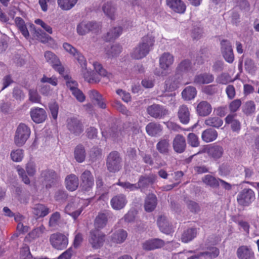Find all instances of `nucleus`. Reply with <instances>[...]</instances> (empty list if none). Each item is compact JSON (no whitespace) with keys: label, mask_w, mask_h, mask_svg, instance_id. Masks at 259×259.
I'll return each instance as SVG.
<instances>
[{"label":"nucleus","mask_w":259,"mask_h":259,"mask_svg":"<svg viewBox=\"0 0 259 259\" xmlns=\"http://www.w3.org/2000/svg\"><path fill=\"white\" fill-rule=\"evenodd\" d=\"M34 34L37 39L43 43L48 42L49 39H51L49 35L46 34L40 29H35Z\"/></svg>","instance_id":"13d9d810"},{"label":"nucleus","mask_w":259,"mask_h":259,"mask_svg":"<svg viewBox=\"0 0 259 259\" xmlns=\"http://www.w3.org/2000/svg\"><path fill=\"white\" fill-rule=\"evenodd\" d=\"M127 237V232L123 229H119L115 231L110 238L113 243L121 244L125 241Z\"/></svg>","instance_id":"cd10ccee"},{"label":"nucleus","mask_w":259,"mask_h":259,"mask_svg":"<svg viewBox=\"0 0 259 259\" xmlns=\"http://www.w3.org/2000/svg\"><path fill=\"white\" fill-rule=\"evenodd\" d=\"M204 123L208 126L219 128L222 125L223 121L218 117H209L205 120Z\"/></svg>","instance_id":"c03bdc74"},{"label":"nucleus","mask_w":259,"mask_h":259,"mask_svg":"<svg viewBox=\"0 0 259 259\" xmlns=\"http://www.w3.org/2000/svg\"><path fill=\"white\" fill-rule=\"evenodd\" d=\"M107 167L108 169L112 172H115L119 170L121 167V158L117 152H111L107 160Z\"/></svg>","instance_id":"0eeeda50"},{"label":"nucleus","mask_w":259,"mask_h":259,"mask_svg":"<svg viewBox=\"0 0 259 259\" xmlns=\"http://www.w3.org/2000/svg\"><path fill=\"white\" fill-rule=\"evenodd\" d=\"M30 128L24 123H20L16 131L14 143L18 147L22 146L30 137Z\"/></svg>","instance_id":"7ed1b4c3"},{"label":"nucleus","mask_w":259,"mask_h":259,"mask_svg":"<svg viewBox=\"0 0 259 259\" xmlns=\"http://www.w3.org/2000/svg\"><path fill=\"white\" fill-rule=\"evenodd\" d=\"M157 225L162 232L165 234H168L170 232L171 227L169 226L166 217L160 216L157 220Z\"/></svg>","instance_id":"f704fd0d"},{"label":"nucleus","mask_w":259,"mask_h":259,"mask_svg":"<svg viewBox=\"0 0 259 259\" xmlns=\"http://www.w3.org/2000/svg\"><path fill=\"white\" fill-rule=\"evenodd\" d=\"M29 100L33 103H40L41 97L36 89H30L29 90Z\"/></svg>","instance_id":"864d4df0"},{"label":"nucleus","mask_w":259,"mask_h":259,"mask_svg":"<svg viewBox=\"0 0 259 259\" xmlns=\"http://www.w3.org/2000/svg\"><path fill=\"white\" fill-rule=\"evenodd\" d=\"M117 185L122 187L125 190L130 191H135L139 189V187L137 184H131L128 182H119Z\"/></svg>","instance_id":"052dcab7"},{"label":"nucleus","mask_w":259,"mask_h":259,"mask_svg":"<svg viewBox=\"0 0 259 259\" xmlns=\"http://www.w3.org/2000/svg\"><path fill=\"white\" fill-rule=\"evenodd\" d=\"M172 146L175 151L177 153H183L186 147L185 137L181 135H176L172 141Z\"/></svg>","instance_id":"5701e85b"},{"label":"nucleus","mask_w":259,"mask_h":259,"mask_svg":"<svg viewBox=\"0 0 259 259\" xmlns=\"http://www.w3.org/2000/svg\"><path fill=\"white\" fill-rule=\"evenodd\" d=\"M105 235L98 231H92L90 232L89 242L92 247L95 249L101 247L105 241Z\"/></svg>","instance_id":"9b49d317"},{"label":"nucleus","mask_w":259,"mask_h":259,"mask_svg":"<svg viewBox=\"0 0 259 259\" xmlns=\"http://www.w3.org/2000/svg\"><path fill=\"white\" fill-rule=\"evenodd\" d=\"M80 200L75 199L71 201L66 206L65 210L66 213L72 216L74 219H76L82 212L83 208L79 206Z\"/></svg>","instance_id":"4468645a"},{"label":"nucleus","mask_w":259,"mask_h":259,"mask_svg":"<svg viewBox=\"0 0 259 259\" xmlns=\"http://www.w3.org/2000/svg\"><path fill=\"white\" fill-rule=\"evenodd\" d=\"M234 3L236 4V6L245 12L249 11L250 5L247 0H233Z\"/></svg>","instance_id":"5fc2aeb1"},{"label":"nucleus","mask_w":259,"mask_h":259,"mask_svg":"<svg viewBox=\"0 0 259 259\" xmlns=\"http://www.w3.org/2000/svg\"><path fill=\"white\" fill-rule=\"evenodd\" d=\"M102 10L105 14L110 19L114 20L116 15V8L110 2H107L103 6Z\"/></svg>","instance_id":"72a5a7b5"},{"label":"nucleus","mask_w":259,"mask_h":259,"mask_svg":"<svg viewBox=\"0 0 259 259\" xmlns=\"http://www.w3.org/2000/svg\"><path fill=\"white\" fill-rule=\"evenodd\" d=\"M147 133L150 136H156L162 131L161 126L156 123L150 122L146 127Z\"/></svg>","instance_id":"c9c22d12"},{"label":"nucleus","mask_w":259,"mask_h":259,"mask_svg":"<svg viewBox=\"0 0 259 259\" xmlns=\"http://www.w3.org/2000/svg\"><path fill=\"white\" fill-rule=\"evenodd\" d=\"M66 188L70 191L76 190L79 185L78 177L74 174H70L65 179Z\"/></svg>","instance_id":"a878e982"},{"label":"nucleus","mask_w":259,"mask_h":259,"mask_svg":"<svg viewBox=\"0 0 259 259\" xmlns=\"http://www.w3.org/2000/svg\"><path fill=\"white\" fill-rule=\"evenodd\" d=\"M20 259H31L32 256L27 246L23 247L20 251Z\"/></svg>","instance_id":"774afa93"},{"label":"nucleus","mask_w":259,"mask_h":259,"mask_svg":"<svg viewBox=\"0 0 259 259\" xmlns=\"http://www.w3.org/2000/svg\"><path fill=\"white\" fill-rule=\"evenodd\" d=\"M164 245V242L160 239L155 238L147 240L142 244V248L147 251L160 248Z\"/></svg>","instance_id":"4be33fe9"},{"label":"nucleus","mask_w":259,"mask_h":259,"mask_svg":"<svg viewBox=\"0 0 259 259\" xmlns=\"http://www.w3.org/2000/svg\"><path fill=\"white\" fill-rule=\"evenodd\" d=\"M219 179L209 175H207L204 177L202 180L206 185L211 187L216 188L219 186Z\"/></svg>","instance_id":"09e8293b"},{"label":"nucleus","mask_w":259,"mask_h":259,"mask_svg":"<svg viewBox=\"0 0 259 259\" xmlns=\"http://www.w3.org/2000/svg\"><path fill=\"white\" fill-rule=\"evenodd\" d=\"M226 124L230 125L233 132H238L241 128V123L236 118V114H230L225 118Z\"/></svg>","instance_id":"c85d7f7f"},{"label":"nucleus","mask_w":259,"mask_h":259,"mask_svg":"<svg viewBox=\"0 0 259 259\" xmlns=\"http://www.w3.org/2000/svg\"><path fill=\"white\" fill-rule=\"evenodd\" d=\"M155 41V36L150 33L144 36L140 44L150 52L153 49Z\"/></svg>","instance_id":"2f4dec72"},{"label":"nucleus","mask_w":259,"mask_h":259,"mask_svg":"<svg viewBox=\"0 0 259 259\" xmlns=\"http://www.w3.org/2000/svg\"><path fill=\"white\" fill-rule=\"evenodd\" d=\"M255 199V192L250 188H244L237 196L238 204L242 206H249Z\"/></svg>","instance_id":"20e7f679"},{"label":"nucleus","mask_w":259,"mask_h":259,"mask_svg":"<svg viewBox=\"0 0 259 259\" xmlns=\"http://www.w3.org/2000/svg\"><path fill=\"white\" fill-rule=\"evenodd\" d=\"M101 29V25L93 21H82L77 26V32L79 35H84L90 32L97 33Z\"/></svg>","instance_id":"39448f33"},{"label":"nucleus","mask_w":259,"mask_h":259,"mask_svg":"<svg viewBox=\"0 0 259 259\" xmlns=\"http://www.w3.org/2000/svg\"><path fill=\"white\" fill-rule=\"evenodd\" d=\"M63 48L66 50V51L72 55L76 60L77 55L80 54L77 51L75 48H74L72 46L68 43H64Z\"/></svg>","instance_id":"338daca9"},{"label":"nucleus","mask_w":259,"mask_h":259,"mask_svg":"<svg viewBox=\"0 0 259 259\" xmlns=\"http://www.w3.org/2000/svg\"><path fill=\"white\" fill-rule=\"evenodd\" d=\"M177 115L182 123L187 124L189 123L190 119V112L187 105H181L179 107Z\"/></svg>","instance_id":"393cba45"},{"label":"nucleus","mask_w":259,"mask_h":259,"mask_svg":"<svg viewBox=\"0 0 259 259\" xmlns=\"http://www.w3.org/2000/svg\"><path fill=\"white\" fill-rule=\"evenodd\" d=\"M221 51L226 61L229 63H233L234 60V55L232 46L229 41L223 40L221 41Z\"/></svg>","instance_id":"1a4fd4ad"},{"label":"nucleus","mask_w":259,"mask_h":259,"mask_svg":"<svg viewBox=\"0 0 259 259\" xmlns=\"http://www.w3.org/2000/svg\"><path fill=\"white\" fill-rule=\"evenodd\" d=\"M106 54L109 57H113L118 55L121 51V47L119 45H115L110 47V50H107Z\"/></svg>","instance_id":"6e6d98bb"},{"label":"nucleus","mask_w":259,"mask_h":259,"mask_svg":"<svg viewBox=\"0 0 259 259\" xmlns=\"http://www.w3.org/2000/svg\"><path fill=\"white\" fill-rule=\"evenodd\" d=\"M15 21L17 27L21 32L23 35L26 38L28 37L29 33L26 27L24 20L20 17H16Z\"/></svg>","instance_id":"de8ad7c7"},{"label":"nucleus","mask_w":259,"mask_h":259,"mask_svg":"<svg viewBox=\"0 0 259 259\" xmlns=\"http://www.w3.org/2000/svg\"><path fill=\"white\" fill-rule=\"evenodd\" d=\"M188 143L192 147H196L199 146V142L197 136L194 133H190L188 136Z\"/></svg>","instance_id":"0e129e2a"},{"label":"nucleus","mask_w":259,"mask_h":259,"mask_svg":"<svg viewBox=\"0 0 259 259\" xmlns=\"http://www.w3.org/2000/svg\"><path fill=\"white\" fill-rule=\"evenodd\" d=\"M220 251L219 249L216 247H211L209 249V251L201 252V255L203 256H207L209 257L212 258L217 257L219 254Z\"/></svg>","instance_id":"680f3d73"},{"label":"nucleus","mask_w":259,"mask_h":259,"mask_svg":"<svg viewBox=\"0 0 259 259\" xmlns=\"http://www.w3.org/2000/svg\"><path fill=\"white\" fill-rule=\"evenodd\" d=\"M16 169L22 181L26 184H29L30 181L27 174L30 177H33L35 175L37 169L35 163L32 160H30L26 164V171L20 165L16 167Z\"/></svg>","instance_id":"f257e3e1"},{"label":"nucleus","mask_w":259,"mask_h":259,"mask_svg":"<svg viewBox=\"0 0 259 259\" xmlns=\"http://www.w3.org/2000/svg\"><path fill=\"white\" fill-rule=\"evenodd\" d=\"M30 114L32 120L37 123L45 121L47 118L46 112L41 108H32L30 109Z\"/></svg>","instance_id":"dca6fc26"},{"label":"nucleus","mask_w":259,"mask_h":259,"mask_svg":"<svg viewBox=\"0 0 259 259\" xmlns=\"http://www.w3.org/2000/svg\"><path fill=\"white\" fill-rule=\"evenodd\" d=\"M122 31V28L120 26L113 27L107 33L105 36V39L107 41H110L116 39L121 34Z\"/></svg>","instance_id":"37998d69"},{"label":"nucleus","mask_w":259,"mask_h":259,"mask_svg":"<svg viewBox=\"0 0 259 259\" xmlns=\"http://www.w3.org/2000/svg\"><path fill=\"white\" fill-rule=\"evenodd\" d=\"M197 91L195 87L188 86L182 92V96L185 100L189 101L193 99L196 96Z\"/></svg>","instance_id":"58836bf2"},{"label":"nucleus","mask_w":259,"mask_h":259,"mask_svg":"<svg viewBox=\"0 0 259 259\" xmlns=\"http://www.w3.org/2000/svg\"><path fill=\"white\" fill-rule=\"evenodd\" d=\"M80 180L81 190L84 193L90 192L94 185V179L91 172L85 170L80 176Z\"/></svg>","instance_id":"6e6552de"},{"label":"nucleus","mask_w":259,"mask_h":259,"mask_svg":"<svg viewBox=\"0 0 259 259\" xmlns=\"http://www.w3.org/2000/svg\"><path fill=\"white\" fill-rule=\"evenodd\" d=\"M214 77L209 73H201L196 75L194 78V83L196 84H208L213 81Z\"/></svg>","instance_id":"7c9ffc66"},{"label":"nucleus","mask_w":259,"mask_h":259,"mask_svg":"<svg viewBox=\"0 0 259 259\" xmlns=\"http://www.w3.org/2000/svg\"><path fill=\"white\" fill-rule=\"evenodd\" d=\"M147 111L151 116L155 118H162L168 114L167 110L162 106L158 104L148 106Z\"/></svg>","instance_id":"ddd939ff"},{"label":"nucleus","mask_w":259,"mask_h":259,"mask_svg":"<svg viewBox=\"0 0 259 259\" xmlns=\"http://www.w3.org/2000/svg\"><path fill=\"white\" fill-rule=\"evenodd\" d=\"M60 219V214L58 212L53 213L50 219L49 226L51 227H56L58 225Z\"/></svg>","instance_id":"e2e57ef3"},{"label":"nucleus","mask_w":259,"mask_h":259,"mask_svg":"<svg viewBox=\"0 0 259 259\" xmlns=\"http://www.w3.org/2000/svg\"><path fill=\"white\" fill-rule=\"evenodd\" d=\"M242 104L240 99H235L230 102L229 105V108L230 112H235L240 108Z\"/></svg>","instance_id":"69168bd1"},{"label":"nucleus","mask_w":259,"mask_h":259,"mask_svg":"<svg viewBox=\"0 0 259 259\" xmlns=\"http://www.w3.org/2000/svg\"><path fill=\"white\" fill-rule=\"evenodd\" d=\"M157 203L156 196L154 194H148L145 200V210L147 212L152 211L155 208Z\"/></svg>","instance_id":"c756f323"},{"label":"nucleus","mask_w":259,"mask_h":259,"mask_svg":"<svg viewBox=\"0 0 259 259\" xmlns=\"http://www.w3.org/2000/svg\"><path fill=\"white\" fill-rule=\"evenodd\" d=\"M218 83L222 84H227L229 82L233 81L231 76L227 73H222L216 79Z\"/></svg>","instance_id":"bf43d9fd"},{"label":"nucleus","mask_w":259,"mask_h":259,"mask_svg":"<svg viewBox=\"0 0 259 259\" xmlns=\"http://www.w3.org/2000/svg\"><path fill=\"white\" fill-rule=\"evenodd\" d=\"M191 69V63L188 60L182 61L177 67V72L179 73H186Z\"/></svg>","instance_id":"603ef678"},{"label":"nucleus","mask_w":259,"mask_h":259,"mask_svg":"<svg viewBox=\"0 0 259 259\" xmlns=\"http://www.w3.org/2000/svg\"><path fill=\"white\" fill-rule=\"evenodd\" d=\"M109 215V213L108 212L100 213L95 220V225L96 227L98 229L104 228L107 224Z\"/></svg>","instance_id":"e433bc0d"},{"label":"nucleus","mask_w":259,"mask_h":259,"mask_svg":"<svg viewBox=\"0 0 259 259\" xmlns=\"http://www.w3.org/2000/svg\"><path fill=\"white\" fill-rule=\"evenodd\" d=\"M93 65L94 66V70L98 73V75L102 76H107L109 77L107 72L105 70L102 65L98 62L95 61L93 62Z\"/></svg>","instance_id":"4d7b16f0"},{"label":"nucleus","mask_w":259,"mask_h":259,"mask_svg":"<svg viewBox=\"0 0 259 259\" xmlns=\"http://www.w3.org/2000/svg\"><path fill=\"white\" fill-rule=\"evenodd\" d=\"M78 0H57L59 7L63 10H69L76 4Z\"/></svg>","instance_id":"49530a36"},{"label":"nucleus","mask_w":259,"mask_h":259,"mask_svg":"<svg viewBox=\"0 0 259 259\" xmlns=\"http://www.w3.org/2000/svg\"><path fill=\"white\" fill-rule=\"evenodd\" d=\"M197 235V230L194 228L189 229L185 231L181 237L182 241L184 243H188L193 240Z\"/></svg>","instance_id":"a19ab883"},{"label":"nucleus","mask_w":259,"mask_h":259,"mask_svg":"<svg viewBox=\"0 0 259 259\" xmlns=\"http://www.w3.org/2000/svg\"><path fill=\"white\" fill-rule=\"evenodd\" d=\"M236 254L239 259H255L252 248L247 245L239 246L237 250Z\"/></svg>","instance_id":"aec40b11"},{"label":"nucleus","mask_w":259,"mask_h":259,"mask_svg":"<svg viewBox=\"0 0 259 259\" xmlns=\"http://www.w3.org/2000/svg\"><path fill=\"white\" fill-rule=\"evenodd\" d=\"M149 52H150L149 51L139 43L135 48L133 49L131 53V56L134 59H141L145 57Z\"/></svg>","instance_id":"bb28decb"},{"label":"nucleus","mask_w":259,"mask_h":259,"mask_svg":"<svg viewBox=\"0 0 259 259\" xmlns=\"http://www.w3.org/2000/svg\"><path fill=\"white\" fill-rule=\"evenodd\" d=\"M49 212V209L43 204H36L33 208V213L38 217H45Z\"/></svg>","instance_id":"a18cd8bd"},{"label":"nucleus","mask_w":259,"mask_h":259,"mask_svg":"<svg viewBox=\"0 0 259 259\" xmlns=\"http://www.w3.org/2000/svg\"><path fill=\"white\" fill-rule=\"evenodd\" d=\"M174 62V57L168 52L163 53L159 57V63L161 69L167 71Z\"/></svg>","instance_id":"a211bd4d"},{"label":"nucleus","mask_w":259,"mask_h":259,"mask_svg":"<svg viewBox=\"0 0 259 259\" xmlns=\"http://www.w3.org/2000/svg\"><path fill=\"white\" fill-rule=\"evenodd\" d=\"M67 127L71 133L79 135L83 131V126L81 122L76 117H70L67 120Z\"/></svg>","instance_id":"9d476101"},{"label":"nucleus","mask_w":259,"mask_h":259,"mask_svg":"<svg viewBox=\"0 0 259 259\" xmlns=\"http://www.w3.org/2000/svg\"><path fill=\"white\" fill-rule=\"evenodd\" d=\"M255 110V105L253 101H247L242 107V111L243 113L247 115H250L253 114Z\"/></svg>","instance_id":"3c124183"},{"label":"nucleus","mask_w":259,"mask_h":259,"mask_svg":"<svg viewBox=\"0 0 259 259\" xmlns=\"http://www.w3.org/2000/svg\"><path fill=\"white\" fill-rule=\"evenodd\" d=\"M24 155V151L22 149H17L11 151L10 157L13 161L19 162L23 159Z\"/></svg>","instance_id":"8fccbe9b"},{"label":"nucleus","mask_w":259,"mask_h":259,"mask_svg":"<svg viewBox=\"0 0 259 259\" xmlns=\"http://www.w3.org/2000/svg\"><path fill=\"white\" fill-rule=\"evenodd\" d=\"M74 158L78 162H83L86 156L84 147L81 145H77L74 149Z\"/></svg>","instance_id":"ea45409f"},{"label":"nucleus","mask_w":259,"mask_h":259,"mask_svg":"<svg viewBox=\"0 0 259 259\" xmlns=\"http://www.w3.org/2000/svg\"><path fill=\"white\" fill-rule=\"evenodd\" d=\"M166 4L175 13L184 14L186 11V6L182 0H166Z\"/></svg>","instance_id":"f3484780"},{"label":"nucleus","mask_w":259,"mask_h":259,"mask_svg":"<svg viewBox=\"0 0 259 259\" xmlns=\"http://www.w3.org/2000/svg\"><path fill=\"white\" fill-rule=\"evenodd\" d=\"M218 137L217 132L212 128H208L202 133L201 138L206 143L214 141Z\"/></svg>","instance_id":"473e14b6"},{"label":"nucleus","mask_w":259,"mask_h":259,"mask_svg":"<svg viewBox=\"0 0 259 259\" xmlns=\"http://www.w3.org/2000/svg\"><path fill=\"white\" fill-rule=\"evenodd\" d=\"M156 149L163 154L167 155L169 151V141L167 139H162L156 144Z\"/></svg>","instance_id":"4c0bfd02"},{"label":"nucleus","mask_w":259,"mask_h":259,"mask_svg":"<svg viewBox=\"0 0 259 259\" xmlns=\"http://www.w3.org/2000/svg\"><path fill=\"white\" fill-rule=\"evenodd\" d=\"M127 202L126 196L122 194H118L110 200V204L113 209L120 210L124 207Z\"/></svg>","instance_id":"412c9836"},{"label":"nucleus","mask_w":259,"mask_h":259,"mask_svg":"<svg viewBox=\"0 0 259 259\" xmlns=\"http://www.w3.org/2000/svg\"><path fill=\"white\" fill-rule=\"evenodd\" d=\"M205 151L208 155L214 160H217L221 158L224 153V149L222 146L213 144L207 147Z\"/></svg>","instance_id":"6ab92c4d"},{"label":"nucleus","mask_w":259,"mask_h":259,"mask_svg":"<svg viewBox=\"0 0 259 259\" xmlns=\"http://www.w3.org/2000/svg\"><path fill=\"white\" fill-rule=\"evenodd\" d=\"M49 240L52 247L57 250H63L66 248L68 244L67 237L60 233L51 234Z\"/></svg>","instance_id":"423d86ee"},{"label":"nucleus","mask_w":259,"mask_h":259,"mask_svg":"<svg viewBox=\"0 0 259 259\" xmlns=\"http://www.w3.org/2000/svg\"><path fill=\"white\" fill-rule=\"evenodd\" d=\"M77 60L81 67V74L85 80L89 83L98 82L100 80V77L97 74L88 70L87 61L81 54H78Z\"/></svg>","instance_id":"f03ea898"},{"label":"nucleus","mask_w":259,"mask_h":259,"mask_svg":"<svg viewBox=\"0 0 259 259\" xmlns=\"http://www.w3.org/2000/svg\"><path fill=\"white\" fill-rule=\"evenodd\" d=\"M211 111L212 106L206 101L200 102L196 107V112L200 116H207L211 113Z\"/></svg>","instance_id":"b1692460"},{"label":"nucleus","mask_w":259,"mask_h":259,"mask_svg":"<svg viewBox=\"0 0 259 259\" xmlns=\"http://www.w3.org/2000/svg\"><path fill=\"white\" fill-rule=\"evenodd\" d=\"M156 176L151 175L148 177H141L137 185L139 188H144L150 184L153 183L156 180Z\"/></svg>","instance_id":"79ce46f5"},{"label":"nucleus","mask_w":259,"mask_h":259,"mask_svg":"<svg viewBox=\"0 0 259 259\" xmlns=\"http://www.w3.org/2000/svg\"><path fill=\"white\" fill-rule=\"evenodd\" d=\"M40 178L46 184L47 189L51 188L57 179V175L53 170L46 169L41 171Z\"/></svg>","instance_id":"2eb2a0df"},{"label":"nucleus","mask_w":259,"mask_h":259,"mask_svg":"<svg viewBox=\"0 0 259 259\" xmlns=\"http://www.w3.org/2000/svg\"><path fill=\"white\" fill-rule=\"evenodd\" d=\"M44 57L46 61L50 64L60 74H62L64 72V68L61 65L59 59L55 54L51 51H47L45 53Z\"/></svg>","instance_id":"f8f14e48"}]
</instances>
